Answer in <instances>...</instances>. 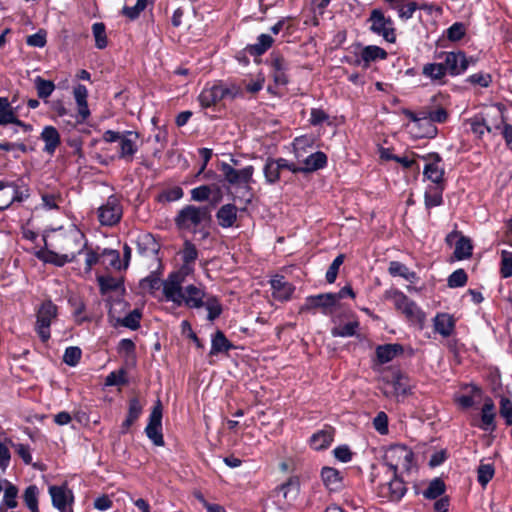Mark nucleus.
I'll return each instance as SVG.
<instances>
[{"instance_id":"nucleus-1","label":"nucleus","mask_w":512,"mask_h":512,"mask_svg":"<svg viewBox=\"0 0 512 512\" xmlns=\"http://www.w3.org/2000/svg\"><path fill=\"white\" fill-rule=\"evenodd\" d=\"M211 208L209 206H196L187 204L183 206L174 217V224L179 231H188L194 234L202 233L205 239L209 232H203L202 225L211 222Z\"/></svg>"},{"instance_id":"nucleus-2","label":"nucleus","mask_w":512,"mask_h":512,"mask_svg":"<svg viewBox=\"0 0 512 512\" xmlns=\"http://www.w3.org/2000/svg\"><path fill=\"white\" fill-rule=\"evenodd\" d=\"M84 239V233H82L81 231H76L70 233L67 236V241L73 242L78 247L76 250L64 248L65 253L60 254L50 249H41L38 252H36L35 255L39 260L43 261L44 263H49L57 267H63L67 263L74 262L77 256L83 253L84 248L86 247V242H83Z\"/></svg>"},{"instance_id":"nucleus-3","label":"nucleus","mask_w":512,"mask_h":512,"mask_svg":"<svg viewBox=\"0 0 512 512\" xmlns=\"http://www.w3.org/2000/svg\"><path fill=\"white\" fill-rule=\"evenodd\" d=\"M449 95L438 92L430 98L427 106L423 107V119L428 122V127L425 132V137L434 138L438 133L435 123L444 124L448 121L450 114L446 108Z\"/></svg>"},{"instance_id":"nucleus-4","label":"nucleus","mask_w":512,"mask_h":512,"mask_svg":"<svg viewBox=\"0 0 512 512\" xmlns=\"http://www.w3.org/2000/svg\"><path fill=\"white\" fill-rule=\"evenodd\" d=\"M240 95V88L232 85L225 86L221 81L215 82L209 86L207 84L198 95V102L202 108L216 106L221 100L230 98L235 99Z\"/></svg>"},{"instance_id":"nucleus-5","label":"nucleus","mask_w":512,"mask_h":512,"mask_svg":"<svg viewBox=\"0 0 512 512\" xmlns=\"http://www.w3.org/2000/svg\"><path fill=\"white\" fill-rule=\"evenodd\" d=\"M414 461V452L406 445H391L383 457V465H385L391 474L396 476L398 468L402 467L404 471L409 472Z\"/></svg>"},{"instance_id":"nucleus-6","label":"nucleus","mask_w":512,"mask_h":512,"mask_svg":"<svg viewBox=\"0 0 512 512\" xmlns=\"http://www.w3.org/2000/svg\"><path fill=\"white\" fill-rule=\"evenodd\" d=\"M369 31L381 36L384 41L394 44L397 40L396 28L393 19L386 16L381 9H372L367 18Z\"/></svg>"},{"instance_id":"nucleus-7","label":"nucleus","mask_w":512,"mask_h":512,"mask_svg":"<svg viewBox=\"0 0 512 512\" xmlns=\"http://www.w3.org/2000/svg\"><path fill=\"white\" fill-rule=\"evenodd\" d=\"M285 171L296 174V164L283 157H267L263 166L265 183L275 185L285 177Z\"/></svg>"},{"instance_id":"nucleus-8","label":"nucleus","mask_w":512,"mask_h":512,"mask_svg":"<svg viewBox=\"0 0 512 512\" xmlns=\"http://www.w3.org/2000/svg\"><path fill=\"white\" fill-rule=\"evenodd\" d=\"M390 297L394 300L395 308L401 311L408 321L418 324L421 328L423 327L426 314L415 301L397 289L391 292Z\"/></svg>"},{"instance_id":"nucleus-9","label":"nucleus","mask_w":512,"mask_h":512,"mask_svg":"<svg viewBox=\"0 0 512 512\" xmlns=\"http://www.w3.org/2000/svg\"><path fill=\"white\" fill-rule=\"evenodd\" d=\"M123 217V206L118 195H110L106 202L97 209V218L101 226L114 227Z\"/></svg>"},{"instance_id":"nucleus-10","label":"nucleus","mask_w":512,"mask_h":512,"mask_svg":"<svg viewBox=\"0 0 512 512\" xmlns=\"http://www.w3.org/2000/svg\"><path fill=\"white\" fill-rule=\"evenodd\" d=\"M57 315L58 307L51 300L42 302L37 310L35 330L43 343L50 339V326Z\"/></svg>"},{"instance_id":"nucleus-11","label":"nucleus","mask_w":512,"mask_h":512,"mask_svg":"<svg viewBox=\"0 0 512 512\" xmlns=\"http://www.w3.org/2000/svg\"><path fill=\"white\" fill-rule=\"evenodd\" d=\"M162 418H163V406L161 401L158 399L150 412L148 417V423L145 427V434L151 440L155 446H164V436L162 432Z\"/></svg>"},{"instance_id":"nucleus-12","label":"nucleus","mask_w":512,"mask_h":512,"mask_svg":"<svg viewBox=\"0 0 512 512\" xmlns=\"http://www.w3.org/2000/svg\"><path fill=\"white\" fill-rule=\"evenodd\" d=\"M436 59H441L448 76L456 77L462 75L467 70L466 53L462 50L442 51L435 55Z\"/></svg>"},{"instance_id":"nucleus-13","label":"nucleus","mask_w":512,"mask_h":512,"mask_svg":"<svg viewBox=\"0 0 512 512\" xmlns=\"http://www.w3.org/2000/svg\"><path fill=\"white\" fill-rule=\"evenodd\" d=\"M206 298L204 289L194 284H189L170 302H173L177 307L184 305L188 309H200L204 306Z\"/></svg>"},{"instance_id":"nucleus-14","label":"nucleus","mask_w":512,"mask_h":512,"mask_svg":"<svg viewBox=\"0 0 512 512\" xmlns=\"http://www.w3.org/2000/svg\"><path fill=\"white\" fill-rule=\"evenodd\" d=\"M267 63L270 67V75L274 84L276 86H286L289 83L288 71L290 64L285 57L280 52L273 51Z\"/></svg>"},{"instance_id":"nucleus-15","label":"nucleus","mask_w":512,"mask_h":512,"mask_svg":"<svg viewBox=\"0 0 512 512\" xmlns=\"http://www.w3.org/2000/svg\"><path fill=\"white\" fill-rule=\"evenodd\" d=\"M335 307V297L331 293H321L307 296L300 307V312H314L316 309H321L324 315H331Z\"/></svg>"},{"instance_id":"nucleus-16","label":"nucleus","mask_w":512,"mask_h":512,"mask_svg":"<svg viewBox=\"0 0 512 512\" xmlns=\"http://www.w3.org/2000/svg\"><path fill=\"white\" fill-rule=\"evenodd\" d=\"M406 492V483L398 473H396V476L392 474V477L388 482L381 484L378 487V495L392 502H399Z\"/></svg>"},{"instance_id":"nucleus-17","label":"nucleus","mask_w":512,"mask_h":512,"mask_svg":"<svg viewBox=\"0 0 512 512\" xmlns=\"http://www.w3.org/2000/svg\"><path fill=\"white\" fill-rule=\"evenodd\" d=\"M221 172L225 180L231 185L245 184L250 189L249 184L253 181L254 166L248 165L244 168L237 170L226 162L221 163Z\"/></svg>"},{"instance_id":"nucleus-18","label":"nucleus","mask_w":512,"mask_h":512,"mask_svg":"<svg viewBox=\"0 0 512 512\" xmlns=\"http://www.w3.org/2000/svg\"><path fill=\"white\" fill-rule=\"evenodd\" d=\"M52 505L59 512H66L69 507L73 506L75 497L72 490L66 484L52 485L49 487Z\"/></svg>"},{"instance_id":"nucleus-19","label":"nucleus","mask_w":512,"mask_h":512,"mask_svg":"<svg viewBox=\"0 0 512 512\" xmlns=\"http://www.w3.org/2000/svg\"><path fill=\"white\" fill-rule=\"evenodd\" d=\"M139 138V133L136 131L127 130L122 134L119 141L118 157L126 162H132L135 154L138 151L136 140Z\"/></svg>"},{"instance_id":"nucleus-20","label":"nucleus","mask_w":512,"mask_h":512,"mask_svg":"<svg viewBox=\"0 0 512 512\" xmlns=\"http://www.w3.org/2000/svg\"><path fill=\"white\" fill-rule=\"evenodd\" d=\"M320 478L329 492H339L344 488V475L334 467L323 466L320 471Z\"/></svg>"},{"instance_id":"nucleus-21","label":"nucleus","mask_w":512,"mask_h":512,"mask_svg":"<svg viewBox=\"0 0 512 512\" xmlns=\"http://www.w3.org/2000/svg\"><path fill=\"white\" fill-rule=\"evenodd\" d=\"M335 428L331 425H324L322 429L316 431L308 440L309 446L315 451L326 450L334 441Z\"/></svg>"},{"instance_id":"nucleus-22","label":"nucleus","mask_w":512,"mask_h":512,"mask_svg":"<svg viewBox=\"0 0 512 512\" xmlns=\"http://www.w3.org/2000/svg\"><path fill=\"white\" fill-rule=\"evenodd\" d=\"M185 281L186 278H184L179 272H170L167 278L162 281L165 301L170 302L172 299H175V296L184 289L183 284Z\"/></svg>"},{"instance_id":"nucleus-23","label":"nucleus","mask_w":512,"mask_h":512,"mask_svg":"<svg viewBox=\"0 0 512 512\" xmlns=\"http://www.w3.org/2000/svg\"><path fill=\"white\" fill-rule=\"evenodd\" d=\"M270 285L273 297L281 302L290 300L295 291V287L279 274L270 279Z\"/></svg>"},{"instance_id":"nucleus-24","label":"nucleus","mask_w":512,"mask_h":512,"mask_svg":"<svg viewBox=\"0 0 512 512\" xmlns=\"http://www.w3.org/2000/svg\"><path fill=\"white\" fill-rule=\"evenodd\" d=\"M433 330L443 338H449L455 332L456 319L453 315L445 312H439L432 319Z\"/></svg>"},{"instance_id":"nucleus-25","label":"nucleus","mask_w":512,"mask_h":512,"mask_svg":"<svg viewBox=\"0 0 512 512\" xmlns=\"http://www.w3.org/2000/svg\"><path fill=\"white\" fill-rule=\"evenodd\" d=\"M432 163H426L423 169L424 178L430 180L433 184H446L445 169L442 165L441 155L432 156Z\"/></svg>"},{"instance_id":"nucleus-26","label":"nucleus","mask_w":512,"mask_h":512,"mask_svg":"<svg viewBox=\"0 0 512 512\" xmlns=\"http://www.w3.org/2000/svg\"><path fill=\"white\" fill-rule=\"evenodd\" d=\"M421 74L433 85L443 86L448 82L447 73L441 62H429L423 65Z\"/></svg>"},{"instance_id":"nucleus-27","label":"nucleus","mask_w":512,"mask_h":512,"mask_svg":"<svg viewBox=\"0 0 512 512\" xmlns=\"http://www.w3.org/2000/svg\"><path fill=\"white\" fill-rule=\"evenodd\" d=\"M356 48H360L364 69H368L373 62L386 60L388 58V52L377 45L364 46L360 42H356Z\"/></svg>"},{"instance_id":"nucleus-28","label":"nucleus","mask_w":512,"mask_h":512,"mask_svg":"<svg viewBox=\"0 0 512 512\" xmlns=\"http://www.w3.org/2000/svg\"><path fill=\"white\" fill-rule=\"evenodd\" d=\"M305 166H297L296 165V174L297 173H311L320 169H323L328 164L327 155L322 151H317L310 154L303 161Z\"/></svg>"},{"instance_id":"nucleus-29","label":"nucleus","mask_w":512,"mask_h":512,"mask_svg":"<svg viewBox=\"0 0 512 512\" xmlns=\"http://www.w3.org/2000/svg\"><path fill=\"white\" fill-rule=\"evenodd\" d=\"M495 405L491 398H486L481 408V424L477 425L481 430L494 432L496 430Z\"/></svg>"},{"instance_id":"nucleus-30","label":"nucleus","mask_w":512,"mask_h":512,"mask_svg":"<svg viewBox=\"0 0 512 512\" xmlns=\"http://www.w3.org/2000/svg\"><path fill=\"white\" fill-rule=\"evenodd\" d=\"M143 412V405L138 397H132L128 401V411L125 420L121 424L120 433L125 435L130 427L140 418Z\"/></svg>"},{"instance_id":"nucleus-31","label":"nucleus","mask_w":512,"mask_h":512,"mask_svg":"<svg viewBox=\"0 0 512 512\" xmlns=\"http://www.w3.org/2000/svg\"><path fill=\"white\" fill-rule=\"evenodd\" d=\"M235 345L228 340L226 335L221 330H216L211 336V349L209 352L210 356H216L219 354L228 355L229 351L235 349Z\"/></svg>"},{"instance_id":"nucleus-32","label":"nucleus","mask_w":512,"mask_h":512,"mask_svg":"<svg viewBox=\"0 0 512 512\" xmlns=\"http://www.w3.org/2000/svg\"><path fill=\"white\" fill-rule=\"evenodd\" d=\"M404 348L399 343H389L378 345L375 350L376 360L379 364H386L392 361L395 357L401 355Z\"/></svg>"},{"instance_id":"nucleus-33","label":"nucleus","mask_w":512,"mask_h":512,"mask_svg":"<svg viewBox=\"0 0 512 512\" xmlns=\"http://www.w3.org/2000/svg\"><path fill=\"white\" fill-rule=\"evenodd\" d=\"M446 184L429 185L424 192L425 209L430 211L434 207L441 206L444 203L443 192Z\"/></svg>"},{"instance_id":"nucleus-34","label":"nucleus","mask_w":512,"mask_h":512,"mask_svg":"<svg viewBox=\"0 0 512 512\" xmlns=\"http://www.w3.org/2000/svg\"><path fill=\"white\" fill-rule=\"evenodd\" d=\"M238 208L233 203L222 205L216 212L218 225L222 228L233 227L237 221Z\"/></svg>"},{"instance_id":"nucleus-35","label":"nucleus","mask_w":512,"mask_h":512,"mask_svg":"<svg viewBox=\"0 0 512 512\" xmlns=\"http://www.w3.org/2000/svg\"><path fill=\"white\" fill-rule=\"evenodd\" d=\"M40 138L44 141V152L53 155L57 147L61 143L58 130L54 126H45L41 132Z\"/></svg>"},{"instance_id":"nucleus-36","label":"nucleus","mask_w":512,"mask_h":512,"mask_svg":"<svg viewBox=\"0 0 512 512\" xmlns=\"http://www.w3.org/2000/svg\"><path fill=\"white\" fill-rule=\"evenodd\" d=\"M96 280L101 295H106L109 292L118 291L120 289L125 290L123 278L117 279L111 275H98Z\"/></svg>"},{"instance_id":"nucleus-37","label":"nucleus","mask_w":512,"mask_h":512,"mask_svg":"<svg viewBox=\"0 0 512 512\" xmlns=\"http://www.w3.org/2000/svg\"><path fill=\"white\" fill-rule=\"evenodd\" d=\"M274 39L268 34H260L257 37V43L249 44L245 47V51L251 56L259 57L272 47Z\"/></svg>"},{"instance_id":"nucleus-38","label":"nucleus","mask_w":512,"mask_h":512,"mask_svg":"<svg viewBox=\"0 0 512 512\" xmlns=\"http://www.w3.org/2000/svg\"><path fill=\"white\" fill-rule=\"evenodd\" d=\"M388 272L393 277H402L410 283H415L419 277L417 273L410 270L405 264L399 261H391L389 263Z\"/></svg>"},{"instance_id":"nucleus-39","label":"nucleus","mask_w":512,"mask_h":512,"mask_svg":"<svg viewBox=\"0 0 512 512\" xmlns=\"http://www.w3.org/2000/svg\"><path fill=\"white\" fill-rule=\"evenodd\" d=\"M472 253L473 245L471 239L461 234L459 239L455 242L453 258L457 261L465 260L470 258Z\"/></svg>"},{"instance_id":"nucleus-40","label":"nucleus","mask_w":512,"mask_h":512,"mask_svg":"<svg viewBox=\"0 0 512 512\" xmlns=\"http://www.w3.org/2000/svg\"><path fill=\"white\" fill-rule=\"evenodd\" d=\"M335 324L331 328V335L333 337H353L357 336V330L359 329L360 322L358 320L350 321L346 324L337 323V320L333 319Z\"/></svg>"},{"instance_id":"nucleus-41","label":"nucleus","mask_w":512,"mask_h":512,"mask_svg":"<svg viewBox=\"0 0 512 512\" xmlns=\"http://www.w3.org/2000/svg\"><path fill=\"white\" fill-rule=\"evenodd\" d=\"M389 383L392 384L397 394L406 395L410 392L409 377L399 369L392 372Z\"/></svg>"},{"instance_id":"nucleus-42","label":"nucleus","mask_w":512,"mask_h":512,"mask_svg":"<svg viewBox=\"0 0 512 512\" xmlns=\"http://www.w3.org/2000/svg\"><path fill=\"white\" fill-rule=\"evenodd\" d=\"M68 304L71 308H73V316L76 319L77 324H82L84 322H90L91 318L87 315H84L86 310V305L82 298L78 295H72L68 298Z\"/></svg>"},{"instance_id":"nucleus-43","label":"nucleus","mask_w":512,"mask_h":512,"mask_svg":"<svg viewBox=\"0 0 512 512\" xmlns=\"http://www.w3.org/2000/svg\"><path fill=\"white\" fill-rule=\"evenodd\" d=\"M23 502L31 512H40L39 510V488L35 485H29L22 495Z\"/></svg>"},{"instance_id":"nucleus-44","label":"nucleus","mask_w":512,"mask_h":512,"mask_svg":"<svg viewBox=\"0 0 512 512\" xmlns=\"http://www.w3.org/2000/svg\"><path fill=\"white\" fill-rule=\"evenodd\" d=\"M117 351L119 354H123L125 356L126 363H128L129 360H132V366L133 367L136 366V364H137L136 345L131 339H129V338L121 339L118 343Z\"/></svg>"},{"instance_id":"nucleus-45","label":"nucleus","mask_w":512,"mask_h":512,"mask_svg":"<svg viewBox=\"0 0 512 512\" xmlns=\"http://www.w3.org/2000/svg\"><path fill=\"white\" fill-rule=\"evenodd\" d=\"M208 311L207 319L211 322L220 317L223 312V306L217 296L209 295L204 300V306Z\"/></svg>"},{"instance_id":"nucleus-46","label":"nucleus","mask_w":512,"mask_h":512,"mask_svg":"<svg viewBox=\"0 0 512 512\" xmlns=\"http://www.w3.org/2000/svg\"><path fill=\"white\" fill-rule=\"evenodd\" d=\"M83 242H87V239L85 238ZM98 250L99 247H97V249H94L92 247H89L88 243H86V247L83 251V253H85V272H91L93 266L99 264L101 258L104 257V255H102V251L99 252Z\"/></svg>"},{"instance_id":"nucleus-47","label":"nucleus","mask_w":512,"mask_h":512,"mask_svg":"<svg viewBox=\"0 0 512 512\" xmlns=\"http://www.w3.org/2000/svg\"><path fill=\"white\" fill-rule=\"evenodd\" d=\"M276 490L282 493L284 499H288L292 494L295 497L300 490V481L297 476H290L285 482L277 486Z\"/></svg>"},{"instance_id":"nucleus-48","label":"nucleus","mask_w":512,"mask_h":512,"mask_svg":"<svg viewBox=\"0 0 512 512\" xmlns=\"http://www.w3.org/2000/svg\"><path fill=\"white\" fill-rule=\"evenodd\" d=\"M183 196V189L180 186H173L162 190L156 196V201L159 203H170L180 200Z\"/></svg>"},{"instance_id":"nucleus-49","label":"nucleus","mask_w":512,"mask_h":512,"mask_svg":"<svg viewBox=\"0 0 512 512\" xmlns=\"http://www.w3.org/2000/svg\"><path fill=\"white\" fill-rule=\"evenodd\" d=\"M180 255L183 263L195 266V262L198 259L199 252L197 250L196 245L191 240L186 239L183 242Z\"/></svg>"},{"instance_id":"nucleus-50","label":"nucleus","mask_w":512,"mask_h":512,"mask_svg":"<svg viewBox=\"0 0 512 512\" xmlns=\"http://www.w3.org/2000/svg\"><path fill=\"white\" fill-rule=\"evenodd\" d=\"M445 490L446 485L444 481L440 478H435L429 483L428 487L424 490L423 496L426 499L434 500L442 496L445 493Z\"/></svg>"},{"instance_id":"nucleus-51","label":"nucleus","mask_w":512,"mask_h":512,"mask_svg":"<svg viewBox=\"0 0 512 512\" xmlns=\"http://www.w3.org/2000/svg\"><path fill=\"white\" fill-rule=\"evenodd\" d=\"M494 130L500 132L507 149L512 152V124L507 123L505 117L501 115L500 120L494 125Z\"/></svg>"},{"instance_id":"nucleus-52","label":"nucleus","mask_w":512,"mask_h":512,"mask_svg":"<svg viewBox=\"0 0 512 512\" xmlns=\"http://www.w3.org/2000/svg\"><path fill=\"white\" fill-rule=\"evenodd\" d=\"M37 95L40 99L45 100L50 97L55 90V84L51 80H46L41 76H37L34 80Z\"/></svg>"},{"instance_id":"nucleus-53","label":"nucleus","mask_w":512,"mask_h":512,"mask_svg":"<svg viewBox=\"0 0 512 512\" xmlns=\"http://www.w3.org/2000/svg\"><path fill=\"white\" fill-rule=\"evenodd\" d=\"M16 111L7 97H0V126L9 125Z\"/></svg>"},{"instance_id":"nucleus-54","label":"nucleus","mask_w":512,"mask_h":512,"mask_svg":"<svg viewBox=\"0 0 512 512\" xmlns=\"http://www.w3.org/2000/svg\"><path fill=\"white\" fill-rule=\"evenodd\" d=\"M92 33L95 38L96 48L102 50L108 46L106 26L103 22H96L92 25Z\"/></svg>"},{"instance_id":"nucleus-55","label":"nucleus","mask_w":512,"mask_h":512,"mask_svg":"<svg viewBox=\"0 0 512 512\" xmlns=\"http://www.w3.org/2000/svg\"><path fill=\"white\" fill-rule=\"evenodd\" d=\"M128 382L127 369L124 366L110 372L105 380L107 386H125Z\"/></svg>"},{"instance_id":"nucleus-56","label":"nucleus","mask_w":512,"mask_h":512,"mask_svg":"<svg viewBox=\"0 0 512 512\" xmlns=\"http://www.w3.org/2000/svg\"><path fill=\"white\" fill-rule=\"evenodd\" d=\"M396 7H390L392 10H396L401 20L407 21L413 17V14L418 10V3L412 1L406 4L397 2Z\"/></svg>"},{"instance_id":"nucleus-57","label":"nucleus","mask_w":512,"mask_h":512,"mask_svg":"<svg viewBox=\"0 0 512 512\" xmlns=\"http://www.w3.org/2000/svg\"><path fill=\"white\" fill-rule=\"evenodd\" d=\"M470 126L472 133L479 139H482L485 132L491 133L494 130V126L487 125L485 119L479 116H475L470 120Z\"/></svg>"},{"instance_id":"nucleus-58","label":"nucleus","mask_w":512,"mask_h":512,"mask_svg":"<svg viewBox=\"0 0 512 512\" xmlns=\"http://www.w3.org/2000/svg\"><path fill=\"white\" fill-rule=\"evenodd\" d=\"M492 81V75L486 72L474 73L469 75L465 80V82L473 86H479L481 88H488L492 84Z\"/></svg>"},{"instance_id":"nucleus-59","label":"nucleus","mask_w":512,"mask_h":512,"mask_svg":"<svg viewBox=\"0 0 512 512\" xmlns=\"http://www.w3.org/2000/svg\"><path fill=\"white\" fill-rule=\"evenodd\" d=\"M142 318V312L139 309H134L129 312L124 318L119 319L120 324L131 330H137L140 328V321Z\"/></svg>"},{"instance_id":"nucleus-60","label":"nucleus","mask_w":512,"mask_h":512,"mask_svg":"<svg viewBox=\"0 0 512 512\" xmlns=\"http://www.w3.org/2000/svg\"><path fill=\"white\" fill-rule=\"evenodd\" d=\"M467 281V273L465 272L464 269L459 268L449 275L447 279V286L449 288H459L465 286L467 284Z\"/></svg>"},{"instance_id":"nucleus-61","label":"nucleus","mask_w":512,"mask_h":512,"mask_svg":"<svg viewBox=\"0 0 512 512\" xmlns=\"http://www.w3.org/2000/svg\"><path fill=\"white\" fill-rule=\"evenodd\" d=\"M495 474V469L492 464H481L477 469V480L482 487L492 480Z\"/></svg>"},{"instance_id":"nucleus-62","label":"nucleus","mask_w":512,"mask_h":512,"mask_svg":"<svg viewBox=\"0 0 512 512\" xmlns=\"http://www.w3.org/2000/svg\"><path fill=\"white\" fill-rule=\"evenodd\" d=\"M500 275L502 278L512 277V252L507 250L501 251Z\"/></svg>"},{"instance_id":"nucleus-63","label":"nucleus","mask_w":512,"mask_h":512,"mask_svg":"<svg viewBox=\"0 0 512 512\" xmlns=\"http://www.w3.org/2000/svg\"><path fill=\"white\" fill-rule=\"evenodd\" d=\"M81 356L82 351L79 347L70 346L65 349L63 362L68 366L74 367L80 362Z\"/></svg>"},{"instance_id":"nucleus-64","label":"nucleus","mask_w":512,"mask_h":512,"mask_svg":"<svg viewBox=\"0 0 512 512\" xmlns=\"http://www.w3.org/2000/svg\"><path fill=\"white\" fill-rule=\"evenodd\" d=\"M499 414L507 426L512 425V401L505 396L500 399Z\"/></svg>"}]
</instances>
